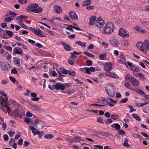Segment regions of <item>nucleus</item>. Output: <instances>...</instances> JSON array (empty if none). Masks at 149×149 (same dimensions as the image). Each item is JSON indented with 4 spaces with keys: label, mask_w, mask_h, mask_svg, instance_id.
I'll list each match as a JSON object with an SVG mask.
<instances>
[{
    "label": "nucleus",
    "mask_w": 149,
    "mask_h": 149,
    "mask_svg": "<svg viewBox=\"0 0 149 149\" xmlns=\"http://www.w3.org/2000/svg\"><path fill=\"white\" fill-rule=\"evenodd\" d=\"M130 89L136 92L139 93L141 95L145 94V93L142 90L136 88H131Z\"/></svg>",
    "instance_id": "aec40b11"
},
{
    "label": "nucleus",
    "mask_w": 149,
    "mask_h": 149,
    "mask_svg": "<svg viewBox=\"0 0 149 149\" xmlns=\"http://www.w3.org/2000/svg\"><path fill=\"white\" fill-rule=\"evenodd\" d=\"M131 82L132 84L136 86H138L139 85V82L134 77H131Z\"/></svg>",
    "instance_id": "6ab92c4d"
},
{
    "label": "nucleus",
    "mask_w": 149,
    "mask_h": 149,
    "mask_svg": "<svg viewBox=\"0 0 149 149\" xmlns=\"http://www.w3.org/2000/svg\"><path fill=\"white\" fill-rule=\"evenodd\" d=\"M0 66L1 69L5 71H8L10 68L9 64L5 61H1L0 62Z\"/></svg>",
    "instance_id": "39448f33"
},
{
    "label": "nucleus",
    "mask_w": 149,
    "mask_h": 149,
    "mask_svg": "<svg viewBox=\"0 0 149 149\" xmlns=\"http://www.w3.org/2000/svg\"><path fill=\"white\" fill-rule=\"evenodd\" d=\"M136 46L141 51L146 53L147 50H149V41L145 40L144 43L139 42L136 44Z\"/></svg>",
    "instance_id": "f257e3e1"
},
{
    "label": "nucleus",
    "mask_w": 149,
    "mask_h": 149,
    "mask_svg": "<svg viewBox=\"0 0 149 149\" xmlns=\"http://www.w3.org/2000/svg\"><path fill=\"white\" fill-rule=\"evenodd\" d=\"M6 33L8 36H10V38L12 37L13 33L12 31H7Z\"/></svg>",
    "instance_id": "de8ad7c7"
},
{
    "label": "nucleus",
    "mask_w": 149,
    "mask_h": 149,
    "mask_svg": "<svg viewBox=\"0 0 149 149\" xmlns=\"http://www.w3.org/2000/svg\"><path fill=\"white\" fill-rule=\"evenodd\" d=\"M68 74L69 75H72L73 77L75 75V72L71 70L68 71Z\"/></svg>",
    "instance_id": "8fccbe9b"
},
{
    "label": "nucleus",
    "mask_w": 149,
    "mask_h": 149,
    "mask_svg": "<svg viewBox=\"0 0 149 149\" xmlns=\"http://www.w3.org/2000/svg\"><path fill=\"white\" fill-rule=\"evenodd\" d=\"M65 25L68 26V27L65 28L66 30H69L72 32H73L74 31L72 29L73 28L71 27V26H72V25L68 24H65Z\"/></svg>",
    "instance_id": "ea45409f"
},
{
    "label": "nucleus",
    "mask_w": 149,
    "mask_h": 149,
    "mask_svg": "<svg viewBox=\"0 0 149 149\" xmlns=\"http://www.w3.org/2000/svg\"><path fill=\"white\" fill-rule=\"evenodd\" d=\"M107 54H100L99 55L100 59L102 60H105L106 59Z\"/></svg>",
    "instance_id": "7c9ffc66"
},
{
    "label": "nucleus",
    "mask_w": 149,
    "mask_h": 149,
    "mask_svg": "<svg viewBox=\"0 0 149 149\" xmlns=\"http://www.w3.org/2000/svg\"><path fill=\"white\" fill-rule=\"evenodd\" d=\"M128 101V99L127 98H125L122 99L120 101V103H126Z\"/></svg>",
    "instance_id": "680f3d73"
},
{
    "label": "nucleus",
    "mask_w": 149,
    "mask_h": 149,
    "mask_svg": "<svg viewBox=\"0 0 149 149\" xmlns=\"http://www.w3.org/2000/svg\"><path fill=\"white\" fill-rule=\"evenodd\" d=\"M86 69V73L91 74V72H95V68L93 67H91L90 68H87Z\"/></svg>",
    "instance_id": "dca6fc26"
},
{
    "label": "nucleus",
    "mask_w": 149,
    "mask_h": 149,
    "mask_svg": "<svg viewBox=\"0 0 149 149\" xmlns=\"http://www.w3.org/2000/svg\"><path fill=\"white\" fill-rule=\"evenodd\" d=\"M120 58L119 60V62L120 63L124 64H126L125 59L123 56H120Z\"/></svg>",
    "instance_id": "a878e982"
},
{
    "label": "nucleus",
    "mask_w": 149,
    "mask_h": 149,
    "mask_svg": "<svg viewBox=\"0 0 149 149\" xmlns=\"http://www.w3.org/2000/svg\"><path fill=\"white\" fill-rule=\"evenodd\" d=\"M118 35L123 38L129 36V34L127 32L126 30L121 28L119 30Z\"/></svg>",
    "instance_id": "0eeeda50"
},
{
    "label": "nucleus",
    "mask_w": 149,
    "mask_h": 149,
    "mask_svg": "<svg viewBox=\"0 0 149 149\" xmlns=\"http://www.w3.org/2000/svg\"><path fill=\"white\" fill-rule=\"evenodd\" d=\"M67 141L70 143H73L74 142V138L71 136H69L66 138Z\"/></svg>",
    "instance_id": "72a5a7b5"
},
{
    "label": "nucleus",
    "mask_w": 149,
    "mask_h": 149,
    "mask_svg": "<svg viewBox=\"0 0 149 149\" xmlns=\"http://www.w3.org/2000/svg\"><path fill=\"white\" fill-rule=\"evenodd\" d=\"M32 108L35 110L40 111V108L36 105H33L32 106Z\"/></svg>",
    "instance_id": "c03bdc74"
},
{
    "label": "nucleus",
    "mask_w": 149,
    "mask_h": 149,
    "mask_svg": "<svg viewBox=\"0 0 149 149\" xmlns=\"http://www.w3.org/2000/svg\"><path fill=\"white\" fill-rule=\"evenodd\" d=\"M14 62L15 65H17L18 67H19L20 66V63L19 61L18 60H15Z\"/></svg>",
    "instance_id": "052dcab7"
},
{
    "label": "nucleus",
    "mask_w": 149,
    "mask_h": 149,
    "mask_svg": "<svg viewBox=\"0 0 149 149\" xmlns=\"http://www.w3.org/2000/svg\"><path fill=\"white\" fill-rule=\"evenodd\" d=\"M48 88L51 90H53L55 89V85H52V86H51L50 85H49L48 86Z\"/></svg>",
    "instance_id": "603ef678"
},
{
    "label": "nucleus",
    "mask_w": 149,
    "mask_h": 149,
    "mask_svg": "<svg viewBox=\"0 0 149 149\" xmlns=\"http://www.w3.org/2000/svg\"><path fill=\"white\" fill-rule=\"evenodd\" d=\"M68 71L66 69H63L62 71H61L60 72H58V73L59 74L60 77H61V76H63L62 73L65 74H68Z\"/></svg>",
    "instance_id": "c85d7f7f"
},
{
    "label": "nucleus",
    "mask_w": 149,
    "mask_h": 149,
    "mask_svg": "<svg viewBox=\"0 0 149 149\" xmlns=\"http://www.w3.org/2000/svg\"><path fill=\"white\" fill-rule=\"evenodd\" d=\"M44 138L45 139H52L54 138V136L51 134H48L44 136Z\"/></svg>",
    "instance_id": "473e14b6"
},
{
    "label": "nucleus",
    "mask_w": 149,
    "mask_h": 149,
    "mask_svg": "<svg viewBox=\"0 0 149 149\" xmlns=\"http://www.w3.org/2000/svg\"><path fill=\"white\" fill-rule=\"evenodd\" d=\"M0 94L3 96H4L6 99L7 100H8V98L7 95L5 93L2 91H0Z\"/></svg>",
    "instance_id": "79ce46f5"
},
{
    "label": "nucleus",
    "mask_w": 149,
    "mask_h": 149,
    "mask_svg": "<svg viewBox=\"0 0 149 149\" xmlns=\"http://www.w3.org/2000/svg\"><path fill=\"white\" fill-rule=\"evenodd\" d=\"M128 139H126L125 140L124 143L123 144L124 146L127 148H128L130 146V145L128 143Z\"/></svg>",
    "instance_id": "49530a36"
},
{
    "label": "nucleus",
    "mask_w": 149,
    "mask_h": 149,
    "mask_svg": "<svg viewBox=\"0 0 149 149\" xmlns=\"http://www.w3.org/2000/svg\"><path fill=\"white\" fill-rule=\"evenodd\" d=\"M91 0H86L83 2L82 6H88L91 4Z\"/></svg>",
    "instance_id": "bb28decb"
},
{
    "label": "nucleus",
    "mask_w": 149,
    "mask_h": 149,
    "mask_svg": "<svg viewBox=\"0 0 149 149\" xmlns=\"http://www.w3.org/2000/svg\"><path fill=\"white\" fill-rule=\"evenodd\" d=\"M2 127L3 131H5L6 130L7 128V125L5 123H3Z\"/></svg>",
    "instance_id": "bf43d9fd"
},
{
    "label": "nucleus",
    "mask_w": 149,
    "mask_h": 149,
    "mask_svg": "<svg viewBox=\"0 0 149 149\" xmlns=\"http://www.w3.org/2000/svg\"><path fill=\"white\" fill-rule=\"evenodd\" d=\"M14 115L15 117H19V113H18V109H15L14 112Z\"/></svg>",
    "instance_id": "a18cd8bd"
},
{
    "label": "nucleus",
    "mask_w": 149,
    "mask_h": 149,
    "mask_svg": "<svg viewBox=\"0 0 149 149\" xmlns=\"http://www.w3.org/2000/svg\"><path fill=\"white\" fill-rule=\"evenodd\" d=\"M111 126L115 128L116 130H118L120 129V125L118 123H113L111 125Z\"/></svg>",
    "instance_id": "393cba45"
},
{
    "label": "nucleus",
    "mask_w": 149,
    "mask_h": 149,
    "mask_svg": "<svg viewBox=\"0 0 149 149\" xmlns=\"http://www.w3.org/2000/svg\"><path fill=\"white\" fill-rule=\"evenodd\" d=\"M11 72L12 74H16L17 73V71L16 70L15 68H13L12 70L11 71Z\"/></svg>",
    "instance_id": "4d7b16f0"
},
{
    "label": "nucleus",
    "mask_w": 149,
    "mask_h": 149,
    "mask_svg": "<svg viewBox=\"0 0 149 149\" xmlns=\"http://www.w3.org/2000/svg\"><path fill=\"white\" fill-rule=\"evenodd\" d=\"M132 116L137 121H141L140 118L137 114L135 113H133L132 115Z\"/></svg>",
    "instance_id": "f704fd0d"
},
{
    "label": "nucleus",
    "mask_w": 149,
    "mask_h": 149,
    "mask_svg": "<svg viewBox=\"0 0 149 149\" xmlns=\"http://www.w3.org/2000/svg\"><path fill=\"white\" fill-rule=\"evenodd\" d=\"M104 68L106 72H109L113 68V65L111 63H107L104 65Z\"/></svg>",
    "instance_id": "9b49d317"
},
{
    "label": "nucleus",
    "mask_w": 149,
    "mask_h": 149,
    "mask_svg": "<svg viewBox=\"0 0 149 149\" xmlns=\"http://www.w3.org/2000/svg\"><path fill=\"white\" fill-rule=\"evenodd\" d=\"M14 102L15 103V105L17 106L18 107L20 108L21 110H23V109L24 107L23 105L15 102Z\"/></svg>",
    "instance_id": "58836bf2"
},
{
    "label": "nucleus",
    "mask_w": 149,
    "mask_h": 149,
    "mask_svg": "<svg viewBox=\"0 0 149 149\" xmlns=\"http://www.w3.org/2000/svg\"><path fill=\"white\" fill-rule=\"evenodd\" d=\"M13 17H9L5 18L4 21L6 22H9L13 19Z\"/></svg>",
    "instance_id": "a19ab883"
},
{
    "label": "nucleus",
    "mask_w": 149,
    "mask_h": 149,
    "mask_svg": "<svg viewBox=\"0 0 149 149\" xmlns=\"http://www.w3.org/2000/svg\"><path fill=\"white\" fill-rule=\"evenodd\" d=\"M134 29L137 31L140 32L146 33V31L145 29H143V28L139 27L137 26H135L134 27Z\"/></svg>",
    "instance_id": "4be33fe9"
},
{
    "label": "nucleus",
    "mask_w": 149,
    "mask_h": 149,
    "mask_svg": "<svg viewBox=\"0 0 149 149\" xmlns=\"http://www.w3.org/2000/svg\"><path fill=\"white\" fill-rule=\"evenodd\" d=\"M107 103L110 107H112L114 106L116 103V102L113 99L108 97L107 99Z\"/></svg>",
    "instance_id": "9d476101"
},
{
    "label": "nucleus",
    "mask_w": 149,
    "mask_h": 149,
    "mask_svg": "<svg viewBox=\"0 0 149 149\" xmlns=\"http://www.w3.org/2000/svg\"><path fill=\"white\" fill-rule=\"evenodd\" d=\"M107 100H105L103 97H102L100 99L98 102L100 104H99L100 106H104L107 103Z\"/></svg>",
    "instance_id": "a211bd4d"
},
{
    "label": "nucleus",
    "mask_w": 149,
    "mask_h": 149,
    "mask_svg": "<svg viewBox=\"0 0 149 149\" xmlns=\"http://www.w3.org/2000/svg\"><path fill=\"white\" fill-rule=\"evenodd\" d=\"M104 21L102 18L99 17L97 19L95 22L96 26L100 28H102L103 27L104 25Z\"/></svg>",
    "instance_id": "423d86ee"
},
{
    "label": "nucleus",
    "mask_w": 149,
    "mask_h": 149,
    "mask_svg": "<svg viewBox=\"0 0 149 149\" xmlns=\"http://www.w3.org/2000/svg\"><path fill=\"white\" fill-rule=\"evenodd\" d=\"M114 30L113 24L111 22H107L103 29V33L104 34L109 35L111 34Z\"/></svg>",
    "instance_id": "f03ea898"
},
{
    "label": "nucleus",
    "mask_w": 149,
    "mask_h": 149,
    "mask_svg": "<svg viewBox=\"0 0 149 149\" xmlns=\"http://www.w3.org/2000/svg\"><path fill=\"white\" fill-rule=\"evenodd\" d=\"M84 53L85 55L87 56L88 57L94 58V56L93 55L91 54L90 53L88 52L85 51L84 52Z\"/></svg>",
    "instance_id": "4c0bfd02"
},
{
    "label": "nucleus",
    "mask_w": 149,
    "mask_h": 149,
    "mask_svg": "<svg viewBox=\"0 0 149 149\" xmlns=\"http://www.w3.org/2000/svg\"><path fill=\"white\" fill-rule=\"evenodd\" d=\"M23 139L22 138L20 139L18 141V142L17 143V144L19 145V146H21L22 144V143L23 142Z\"/></svg>",
    "instance_id": "864d4df0"
},
{
    "label": "nucleus",
    "mask_w": 149,
    "mask_h": 149,
    "mask_svg": "<svg viewBox=\"0 0 149 149\" xmlns=\"http://www.w3.org/2000/svg\"><path fill=\"white\" fill-rule=\"evenodd\" d=\"M13 52H14L16 54L20 55L23 53V51L21 48L18 47H16L14 49Z\"/></svg>",
    "instance_id": "4468645a"
},
{
    "label": "nucleus",
    "mask_w": 149,
    "mask_h": 149,
    "mask_svg": "<svg viewBox=\"0 0 149 149\" xmlns=\"http://www.w3.org/2000/svg\"><path fill=\"white\" fill-rule=\"evenodd\" d=\"M54 10L58 13H60L62 12V10L61 7L58 6H54Z\"/></svg>",
    "instance_id": "5701e85b"
},
{
    "label": "nucleus",
    "mask_w": 149,
    "mask_h": 149,
    "mask_svg": "<svg viewBox=\"0 0 149 149\" xmlns=\"http://www.w3.org/2000/svg\"><path fill=\"white\" fill-rule=\"evenodd\" d=\"M26 10L29 11H32L36 13H38L42 11V9L39 7L38 5L36 3L31 4L26 8Z\"/></svg>",
    "instance_id": "7ed1b4c3"
},
{
    "label": "nucleus",
    "mask_w": 149,
    "mask_h": 149,
    "mask_svg": "<svg viewBox=\"0 0 149 149\" xmlns=\"http://www.w3.org/2000/svg\"><path fill=\"white\" fill-rule=\"evenodd\" d=\"M74 142L75 143L79 142L82 140L81 138L79 136H76L74 138Z\"/></svg>",
    "instance_id": "e433bc0d"
},
{
    "label": "nucleus",
    "mask_w": 149,
    "mask_h": 149,
    "mask_svg": "<svg viewBox=\"0 0 149 149\" xmlns=\"http://www.w3.org/2000/svg\"><path fill=\"white\" fill-rule=\"evenodd\" d=\"M40 121L39 119H36L33 121V123L35 125V126H36V125L40 123Z\"/></svg>",
    "instance_id": "3c124183"
},
{
    "label": "nucleus",
    "mask_w": 149,
    "mask_h": 149,
    "mask_svg": "<svg viewBox=\"0 0 149 149\" xmlns=\"http://www.w3.org/2000/svg\"><path fill=\"white\" fill-rule=\"evenodd\" d=\"M8 80H3L1 82V84L2 85H5L8 83Z\"/></svg>",
    "instance_id": "13d9d810"
},
{
    "label": "nucleus",
    "mask_w": 149,
    "mask_h": 149,
    "mask_svg": "<svg viewBox=\"0 0 149 149\" xmlns=\"http://www.w3.org/2000/svg\"><path fill=\"white\" fill-rule=\"evenodd\" d=\"M27 17L24 15H20L19 17H17L16 18V20H23L27 19Z\"/></svg>",
    "instance_id": "c756f323"
},
{
    "label": "nucleus",
    "mask_w": 149,
    "mask_h": 149,
    "mask_svg": "<svg viewBox=\"0 0 149 149\" xmlns=\"http://www.w3.org/2000/svg\"><path fill=\"white\" fill-rule=\"evenodd\" d=\"M139 78L140 80H144L145 79V77L143 74L141 73L139 74Z\"/></svg>",
    "instance_id": "5fc2aeb1"
},
{
    "label": "nucleus",
    "mask_w": 149,
    "mask_h": 149,
    "mask_svg": "<svg viewBox=\"0 0 149 149\" xmlns=\"http://www.w3.org/2000/svg\"><path fill=\"white\" fill-rule=\"evenodd\" d=\"M86 68V67H85L84 68H80L79 69V70L80 72H82L86 73V69H85Z\"/></svg>",
    "instance_id": "0e129e2a"
},
{
    "label": "nucleus",
    "mask_w": 149,
    "mask_h": 149,
    "mask_svg": "<svg viewBox=\"0 0 149 149\" xmlns=\"http://www.w3.org/2000/svg\"><path fill=\"white\" fill-rule=\"evenodd\" d=\"M31 96L33 97L32 98L31 100L33 101H37L39 100V98L37 97V94L34 92H32L31 93Z\"/></svg>",
    "instance_id": "412c9836"
},
{
    "label": "nucleus",
    "mask_w": 149,
    "mask_h": 149,
    "mask_svg": "<svg viewBox=\"0 0 149 149\" xmlns=\"http://www.w3.org/2000/svg\"><path fill=\"white\" fill-rule=\"evenodd\" d=\"M30 29L32 32H33L36 35L39 36L41 37H45V36L42 34L41 31L40 29L37 30L36 29L30 27Z\"/></svg>",
    "instance_id": "6e6552de"
},
{
    "label": "nucleus",
    "mask_w": 149,
    "mask_h": 149,
    "mask_svg": "<svg viewBox=\"0 0 149 149\" xmlns=\"http://www.w3.org/2000/svg\"><path fill=\"white\" fill-rule=\"evenodd\" d=\"M65 86L64 85L60 82L57 83L55 85V89L57 90H64L65 89Z\"/></svg>",
    "instance_id": "1a4fd4ad"
},
{
    "label": "nucleus",
    "mask_w": 149,
    "mask_h": 149,
    "mask_svg": "<svg viewBox=\"0 0 149 149\" xmlns=\"http://www.w3.org/2000/svg\"><path fill=\"white\" fill-rule=\"evenodd\" d=\"M130 85L128 83H126L124 84V86L126 88H128L130 89L131 88H132V86H130Z\"/></svg>",
    "instance_id": "69168bd1"
},
{
    "label": "nucleus",
    "mask_w": 149,
    "mask_h": 149,
    "mask_svg": "<svg viewBox=\"0 0 149 149\" xmlns=\"http://www.w3.org/2000/svg\"><path fill=\"white\" fill-rule=\"evenodd\" d=\"M105 74L107 76L113 79H118L119 78V76L117 74L113 72H106Z\"/></svg>",
    "instance_id": "f8f14e48"
},
{
    "label": "nucleus",
    "mask_w": 149,
    "mask_h": 149,
    "mask_svg": "<svg viewBox=\"0 0 149 149\" xmlns=\"http://www.w3.org/2000/svg\"><path fill=\"white\" fill-rule=\"evenodd\" d=\"M29 128L31 130L33 135L38 134L39 139L42 138L43 132L42 131H39L38 129L35 128L33 126L31 125L29 126Z\"/></svg>",
    "instance_id": "20e7f679"
},
{
    "label": "nucleus",
    "mask_w": 149,
    "mask_h": 149,
    "mask_svg": "<svg viewBox=\"0 0 149 149\" xmlns=\"http://www.w3.org/2000/svg\"><path fill=\"white\" fill-rule=\"evenodd\" d=\"M119 117V116L117 114H113L111 116V118L114 120H116Z\"/></svg>",
    "instance_id": "37998d69"
},
{
    "label": "nucleus",
    "mask_w": 149,
    "mask_h": 149,
    "mask_svg": "<svg viewBox=\"0 0 149 149\" xmlns=\"http://www.w3.org/2000/svg\"><path fill=\"white\" fill-rule=\"evenodd\" d=\"M76 44L79 45L82 47H85L86 45L85 42H82L81 41H77L76 42Z\"/></svg>",
    "instance_id": "cd10ccee"
},
{
    "label": "nucleus",
    "mask_w": 149,
    "mask_h": 149,
    "mask_svg": "<svg viewBox=\"0 0 149 149\" xmlns=\"http://www.w3.org/2000/svg\"><path fill=\"white\" fill-rule=\"evenodd\" d=\"M8 134L10 136L13 137V135L15 134V132H14L10 131L8 133Z\"/></svg>",
    "instance_id": "338daca9"
},
{
    "label": "nucleus",
    "mask_w": 149,
    "mask_h": 149,
    "mask_svg": "<svg viewBox=\"0 0 149 149\" xmlns=\"http://www.w3.org/2000/svg\"><path fill=\"white\" fill-rule=\"evenodd\" d=\"M69 15L71 18L74 20H77L78 19V17L77 14L73 11L69 13Z\"/></svg>",
    "instance_id": "ddd939ff"
},
{
    "label": "nucleus",
    "mask_w": 149,
    "mask_h": 149,
    "mask_svg": "<svg viewBox=\"0 0 149 149\" xmlns=\"http://www.w3.org/2000/svg\"><path fill=\"white\" fill-rule=\"evenodd\" d=\"M17 15V14L15 13H14L11 11H9L8 12L6 13V16H9L10 15H12V17H15Z\"/></svg>",
    "instance_id": "c9c22d12"
},
{
    "label": "nucleus",
    "mask_w": 149,
    "mask_h": 149,
    "mask_svg": "<svg viewBox=\"0 0 149 149\" xmlns=\"http://www.w3.org/2000/svg\"><path fill=\"white\" fill-rule=\"evenodd\" d=\"M102 45L104 46V48H107L108 47V45L105 42H102Z\"/></svg>",
    "instance_id": "774afa93"
},
{
    "label": "nucleus",
    "mask_w": 149,
    "mask_h": 149,
    "mask_svg": "<svg viewBox=\"0 0 149 149\" xmlns=\"http://www.w3.org/2000/svg\"><path fill=\"white\" fill-rule=\"evenodd\" d=\"M105 91L107 92V94L111 97H113L115 95V92L114 91H112L109 88H106Z\"/></svg>",
    "instance_id": "2eb2a0df"
},
{
    "label": "nucleus",
    "mask_w": 149,
    "mask_h": 149,
    "mask_svg": "<svg viewBox=\"0 0 149 149\" xmlns=\"http://www.w3.org/2000/svg\"><path fill=\"white\" fill-rule=\"evenodd\" d=\"M96 17L95 16L91 17L90 18V22L89 24L90 25H92L94 24Z\"/></svg>",
    "instance_id": "b1692460"
},
{
    "label": "nucleus",
    "mask_w": 149,
    "mask_h": 149,
    "mask_svg": "<svg viewBox=\"0 0 149 149\" xmlns=\"http://www.w3.org/2000/svg\"><path fill=\"white\" fill-rule=\"evenodd\" d=\"M26 116L29 117H31L33 116V114L29 111H27L26 114Z\"/></svg>",
    "instance_id": "6e6d98bb"
},
{
    "label": "nucleus",
    "mask_w": 149,
    "mask_h": 149,
    "mask_svg": "<svg viewBox=\"0 0 149 149\" xmlns=\"http://www.w3.org/2000/svg\"><path fill=\"white\" fill-rule=\"evenodd\" d=\"M110 41L111 44L114 46H117L120 44L118 40L115 38H113L111 40H110Z\"/></svg>",
    "instance_id": "f3484780"
},
{
    "label": "nucleus",
    "mask_w": 149,
    "mask_h": 149,
    "mask_svg": "<svg viewBox=\"0 0 149 149\" xmlns=\"http://www.w3.org/2000/svg\"><path fill=\"white\" fill-rule=\"evenodd\" d=\"M95 7L93 6H87L86 7V9L88 10H90L91 9H93Z\"/></svg>",
    "instance_id": "e2e57ef3"
},
{
    "label": "nucleus",
    "mask_w": 149,
    "mask_h": 149,
    "mask_svg": "<svg viewBox=\"0 0 149 149\" xmlns=\"http://www.w3.org/2000/svg\"><path fill=\"white\" fill-rule=\"evenodd\" d=\"M64 49L67 51H70L71 50L70 47L68 44H67L65 46Z\"/></svg>",
    "instance_id": "09e8293b"
},
{
    "label": "nucleus",
    "mask_w": 149,
    "mask_h": 149,
    "mask_svg": "<svg viewBox=\"0 0 149 149\" xmlns=\"http://www.w3.org/2000/svg\"><path fill=\"white\" fill-rule=\"evenodd\" d=\"M121 44L125 46H128L129 45V42L127 40H124L121 42Z\"/></svg>",
    "instance_id": "2f4dec72"
}]
</instances>
